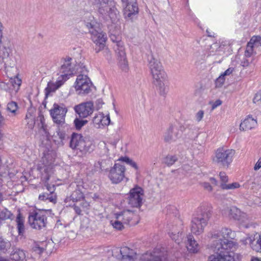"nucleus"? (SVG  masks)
I'll return each mask as SVG.
<instances>
[{"label": "nucleus", "instance_id": "nucleus-1", "mask_svg": "<svg viewBox=\"0 0 261 261\" xmlns=\"http://www.w3.org/2000/svg\"><path fill=\"white\" fill-rule=\"evenodd\" d=\"M235 237V232L226 227L211 231L210 247L215 254L210 255L208 261H234L233 251L238 247L233 240Z\"/></svg>", "mask_w": 261, "mask_h": 261}, {"label": "nucleus", "instance_id": "nucleus-2", "mask_svg": "<svg viewBox=\"0 0 261 261\" xmlns=\"http://www.w3.org/2000/svg\"><path fill=\"white\" fill-rule=\"evenodd\" d=\"M75 61L70 57H66L63 59V64L61 66L59 77L56 81H50L48 83L47 86L45 88L46 94L50 92H55L59 88L65 81H66L69 76L75 72V70H77L75 64Z\"/></svg>", "mask_w": 261, "mask_h": 261}, {"label": "nucleus", "instance_id": "nucleus-3", "mask_svg": "<svg viewBox=\"0 0 261 261\" xmlns=\"http://www.w3.org/2000/svg\"><path fill=\"white\" fill-rule=\"evenodd\" d=\"M148 65L153 83L161 94H165L168 89L166 86L167 74L160 60L153 55L148 57Z\"/></svg>", "mask_w": 261, "mask_h": 261}, {"label": "nucleus", "instance_id": "nucleus-4", "mask_svg": "<svg viewBox=\"0 0 261 261\" xmlns=\"http://www.w3.org/2000/svg\"><path fill=\"white\" fill-rule=\"evenodd\" d=\"M121 255V261H135L136 252L127 247L120 248ZM141 261H163V257L159 252H146L142 254L140 257Z\"/></svg>", "mask_w": 261, "mask_h": 261}, {"label": "nucleus", "instance_id": "nucleus-5", "mask_svg": "<svg viewBox=\"0 0 261 261\" xmlns=\"http://www.w3.org/2000/svg\"><path fill=\"white\" fill-rule=\"evenodd\" d=\"M235 151L225 147L218 148L215 152L213 157V163L224 167H228L232 162V158Z\"/></svg>", "mask_w": 261, "mask_h": 261}, {"label": "nucleus", "instance_id": "nucleus-6", "mask_svg": "<svg viewBox=\"0 0 261 261\" xmlns=\"http://www.w3.org/2000/svg\"><path fill=\"white\" fill-rule=\"evenodd\" d=\"M136 216L134 212L130 210H124L114 214V218L111 221L113 227L117 230H122L124 225H127Z\"/></svg>", "mask_w": 261, "mask_h": 261}, {"label": "nucleus", "instance_id": "nucleus-7", "mask_svg": "<svg viewBox=\"0 0 261 261\" xmlns=\"http://www.w3.org/2000/svg\"><path fill=\"white\" fill-rule=\"evenodd\" d=\"M212 216L210 211L205 212L197 217H194L191 221V231L196 234L199 235L202 233L204 227L206 225Z\"/></svg>", "mask_w": 261, "mask_h": 261}, {"label": "nucleus", "instance_id": "nucleus-8", "mask_svg": "<svg viewBox=\"0 0 261 261\" xmlns=\"http://www.w3.org/2000/svg\"><path fill=\"white\" fill-rule=\"evenodd\" d=\"M45 213V210H39L30 215L29 222L32 228L39 230L46 226L47 219Z\"/></svg>", "mask_w": 261, "mask_h": 261}, {"label": "nucleus", "instance_id": "nucleus-9", "mask_svg": "<svg viewBox=\"0 0 261 261\" xmlns=\"http://www.w3.org/2000/svg\"><path fill=\"white\" fill-rule=\"evenodd\" d=\"M125 166L120 163H115L109 170L108 177L112 184H118L125 178Z\"/></svg>", "mask_w": 261, "mask_h": 261}, {"label": "nucleus", "instance_id": "nucleus-10", "mask_svg": "<svg viewBox=\"0 0 261 261\" xmlns=\"http://www.w3.org/2000/svg\"><path fill=\"white\" fill-rule=\"evenodd\" d=\"M70 146L73 149L79 150L85 153L89 150L90 143L86 141L81 134L73 133L71 136Z\"/></svg>", "mask_w": 261, "mask_h": 261}, {"label": "nucleus", "instance_id": "nucleus-11", "mask_svg": "<svg viewBox=\"0 0 261 261\" xmlns=\"http://www.w3.org/2000/svg\"><path fill=\"white\" fill-rule=\"evenodd\" d=\"M92 83L87 75L84 74L77 76L75 82V89L79 94L88 93L91 90Z\"/></svg>", "mask_w": 261, "mask_h": 261}, {"label": "nucleus", "instance_id": "nucleus-12", "mask_svg": "<svg viewBox=\"0 0 261 261\" xmlns=\"http://www.w3.org/2000/svg\"><path fill=\"white\" fill-rule=\"evenodd\" d=\"M67 112V109L63 105H59L55 103L53 108L50 110V114L54 121L59 125L64 123L65 116Z\"/></svg>", "mask_w": 261, "mask_h": 261}, {"label": "nucleus", "instance_id": "nucleus-13", "mask_svg": "<svg viewBox=\"0 0 261 261\" xmlns=\"http://www.w3.org/2000/svg\"><path fill=\"white\" fill-rule=\"evenodd\" d=\"M91 34V39L96 45L95 51L96 53L100 51L105 46L107 37L106 35L100 31L90 30Z\"/></svg>", "mask_w": 261, "mask_h": 261}, {"label": "nucleus", "instance_id": "nucleus-14", "mask_svg": "<svg viewBox=\"0 0 261 261\" xmlns=\"http://www.w3.org/2000/svg\"><path fill=\"white\" fill-rule=\"evenodd\" d=\"M143 198V190L140 187L135 188L130 191L128 203L133 207H139L142 204Z\"/></svg>", "mask_w": 261, "mask_h": 261}, {"label": "nucleus", "instance_id": "nucleus-15", "mask_svg": "<svg viewBox=\"0 0 261 261\" xmlns=\"http://www.w3.org/2000/svg\"><path fill=\"white\" fill-rule=\"evenodd\" d=\"M98 11L102 15H108L113 21L118 19L119 17V11L113 2H110V5H105L99 7Z\"/></svg>", "mask_w": 261, "mask_h": 261}, {"label": "nucleus", "instance_id": "nucleus-16", "mask_svg": "<svg viewBox=\"0 0 261 261\" xmlns=\"http://www.w3.org/2000/svg\"><path fill=\"white\" fill-rule=\"evenodd\" d=\"M114 48L118 60L119 65L122 70H127L128 64L123 43H120L119 46H114Z\"/></svg>", "mask_w": 261, "mask_h": 261}, {"label": "nucleus", "instance_id": "nucleus-17", "mask_svg": "<svg viewBox=\"0 0 261 261\" xmlns=\"http://www.w3.org/2000/svg\"><path fill=\"white\" fill-rule=\"evenodd\" d=\"M74 109L80 117L86 118L93 112V104L91 101L83 102L75 106Z\"/></svg>", "mask_w": 261, "mask_h": 261}, {"label": "nucleus", "instance_id": "nucleus-18", "mask_svg": "<svg viewBox=\"0 0 261 261\" xmlns=\"http://www.w3.org/2000/svg\"><path fill=\"white\" fill-rule=\"evenodd\" d=\"M92 122L95 127L102 128L110 124V118L109 114L105 116L102 113L96 114L92 119Z\"/></svg>", "mask_w": 261, "mask_h": 261}, {"label": "nucleus", "instance_id": "nucleus-19", "mask_svg": "<svg viewBox=\"0 0 261 261\" xmlns=\"http://www.w3.org/2000/svg\"><path fill=\"white\" fill-rule=\"evenodd\" d=\"M181 136V132L178 127L171 126L168 129L164 136V140L166 142L171 143L175 141Z\"/></svg>", "mask_w": 261, "mask_h": 261}, {"label": "nucleus", "instance_id": "nucleus-20", "mask_svg": "<svg viewBox=\"0 0 261 261\" xmlns=\"http://www.w3.org/2000/svg\"><path fill=\"white\" fill-rule=\"evenodd\" d=\"M124 7V15L125 18L132 19L138 13L139 9L136 2L123 5Z\"/></svg>", "mask_w": 261, "mask_h": 261}, {"label": "nucleus", "instance_id": "nucleus-21", "mask_svg": "<svg viewBox=\"0 0 261 261\" xmlns=\"http://www.w3.org/2000/svg\"><path fill=\"white\" fill-rule=\"evenodd\" d=\"M256 125V120L249 115L241 122L239 129L241 131H247L253 128Z\"/></svg>", "mask_w": 261, "mask_h": 261}, {"label": "nucleus", "instance_id": "nucleus-22", "mask_svg": "<svg viewBox=\"0 0 261 261\" xmlns=\"http://www.w3.org/2000/svg\"><path fill=\"white\" fill-rule=\"evenodd\" d=\"M186 247L191 253H196L199 250V246L192 235L187 236Z\"/></svg>", "mask_w": 261, "mask_h": 261}, {"label": "nucleus", "instance_id": "nucleus-23", "mask_svg": "<svg viewBox=\"0 0 261 261\" xmlns=\"http://www.w3.org/2000/svg\"><path fill=\"white\" fill-rule=\"evenodd\" d=\"M261 40V37L259 36H253L250 41L248 43L245 52V56L246 57H251L253 53V46L258 43Z\"/></svg>", "mask_w": 261, "mask_h": 261}, {"label": "nucleus", "instance_id": "nucleus-24", "mask_svg": "<svg viewBox=\"0 0 261 261\" xmlns=\"http://www.w3.org/2000/svg\"><path fill=\"white\" fill-rule=\"evenodd\" d=\"M25 253L20 249H15L11 254V258L15 261H23L25 258Z\"/></svg>", "mask_w": 261, "mask_h": 261}, {"label": "nucleus", "instance_id": "nucleus-25", "mask_svg": "<svg viewBox=\"0 0 261 261\" xmlns=\"http://www.w3.org/2000/svg\"><path fill=\"white\" fill-rule=\"evenodd\" d=\"M84 198L83 193L79 189L74 191L69 197L65 199V202L72 201L73 202H77L83 199Z\"/></svg>", "mask_w": 261, "mask_h": 261}, {"label": "nucleus", "instance_id": "nucleus-26", "mask_svg": "<svg viewBox=\"0 0 261 261\" xmlns=\"http://www.w3.org/2000/svg\"><path fill=\"white\" fill-rule=\"evenodd\" d=\"M251 247L255 251L261 252V236H259L252 240L249 238Z\"/></svg>", "mask_w": 261, "mask_h": 261}, {"label": "nucleus", "instance_id": "nucleus-27", "mask_svg": "<svg viewBox=\"0 0 261 261\" xmlns=\"http://www.w3.org/2000/svg\"><path fill=\"white\" fill-rule=\"evenodd\" d=\"M207 49V56H214L217 53L221 55V45L218 43H214L210 46Z\"/></svg>", "mask_w": 261, "mask_h": 261}, {"label": "nucleus", "instance_id": "nucleus-28", "mask_svg": "<svg viewBox=\"0 0 261 261\" xmlns=\"http://www.w3.org/2000/svg\"><path fill=\"white\" fill-rule=\"evenodd\" d=\"M238 221L245 228H248L251 225V218L246 213H243Z\"/></svg>", "mask_w": 261, "mask_h": 261}, {"label": "nucleus", "instance_id": "nucleus-29", "mask_svg": "<svg viewBox=\"0 0 261 261\" xmlns=\"http://www.w3.org/2000/svg\"><path fill=\"white\" fill-rule=\"evenodd\" d=\"M16 221L17 223V227L18 229V233L19 234H21L23 233L24 230V218L22 217L20 213L17 215Z\"/></svg>", "mask_w": 261, "mask_h": 261}, {"label": "nucleus", "instance_id": "nucleus-30", "mask_svg": "<svg viewBox=\"0 0 261 261\" xmlns=\"http://www.w3.org/2000/svg\"><path fill=\"white\" fill-rule=\"evenodd\" d=\"M14 216L13 214L7 208L0 210V220H6L7 219L13 220Z\"/></svg>", "mask_w": 261, "mask_h": 261}, {"label": "nucleus", "instance_id": "nucleus-31", "mask_svg": "<svg viewBox=\"0 0 261 261\" xmlns=\"http://www.w3.org/2000/svg\"><path fill=\"white\" fill-rule=\"evenodd\" d=\"M242 213L243 212L234 206L230 207L229 210V216L235 220H238Z\"/></svg>", "mask_w": 261, "mask_h": 261}, {"label": "nucleus", "instance_id": "nucleus-32", "mask_svg": "<svg viewBox=\"0 0 261 261\" xmlns=\"http://www.w3.org/2000/svg\"><path fill=\"white\" fill-rule=\"evenodd\" d=\"M86 25L87 28L90 30H98L99 28V24L96 21L93 17H91L89 21L86 22Z\"/></svg>", "mask_w": 261, "mask_h": 261}, {"label": "nucleus", "instance_id": "nucleus-33", "mask_svg": "<svg viewBox=\"0 0 261 261\" xmlns=\"http://www.w3.org/2000/svg\"><path fill=\"white\" fill-rule=\"evenodd\" d=\"M9 81L14 89L17 91L22 83L21 80L18 77V75L14 77H11Z\"/></svg>", "mask_w": 261, "mask_h": 261}, {"label": "nucleus", "instance_id": "nucleus-34", "mask_svg": "<svg viewBox=\"0 0 261 261\" xmlns=\"http://www.w3.org/2000/svg\"><path fill=\"white\" fill-rule=\"evenodd\" d=\"M11 244L8 241L0 239V253H5L11 247Z\"/></svg>", "mask_w": 261, "mask_h": 261}, {"label": "nucleus", "instance_id": "nucleus-35", "mask_svg": "<svg viewBox=\"0 0 261 261\" xmlns=\"http://www.w3.org/2000/svg\"><path fill=\"white\" fill-rule=\"evenodd\" d=\"M170 237L175 242L179 244L182 240L183 234L182 232H179L177 231H174V232L170 233Z\"/></svg>", "mask_w": 261, "mask_h": 261}, {"label": "nucleus", "instance_id": "nucleus-36", "mask_svg": "<svg viewBox=\"0 0 261 261\" xmlns=\"http://www.w3.org/2000/svg\"><path fill=\"white\" fill-rule=\"evenodd\" d=\"M251 190L257 191L261 189V175L257 176L251 184Z\"/></svg>", "mask_w": 261, "mask_h": 261}, {"label": "nucleus", "instance_id": "nucleus-37", "mask_svg": "<svg viewBox=\"0 0 261 261\" xmlns=\"http://www.w3.org/2000/svg\"><path fill=\"white\" fill-rule=\"evenodd\" d=\"M18 109V105L16 102L11 101L7 105V110L11 113L13 116L16 115V112Z\"/></svg>", "mask_w": 261, "mask_h": 261}, {"label": "nucleus", "instance_id": "nucleus-38", "mask_svg": "<svg viewBox=\"0 0 261 261\" xmlns=\"http://www.w3.org/2000/svg\"><path fill=\"white\" fill-rule=\"evenodd\" d=\"M5 65V70L7 72L9 71L10 69H14L15 66V63L14 60L10 58H8L5 61H4Z\"/></svg>", "mask_w": 261, "mask_h": 261}, {"label": "nucleus", "instance_id": "nucleus-39", "mask_svg": "<svg viewBox=\"0 0 261 261\" xmlns=\"http://www.w3.org/2000/svg\"><path fill=\"white\" fill-rule=\"evenodd\" d=\"M220 187L223 190H232L239 188L240 185L238 182H233L231 184H221Z\"/></svg>", "mask_w": 261, "mask_h": 261}, {"label": "nucleus", "instance_id": "nucleus-40", "mask_svg": "<svg viewBox=\"0 0 261 261\" xmlns=\"http://www.w3.org/2000/svg\"><path fill=\"white\" fill-rule=\"evenodd\" d=\"M178 160L176 155H168L164 159V163L167 166L173 165Z\"/></svg>", "mask_w": 261, "mask_h": 261}, {"label": "nucleus", "instance_id": "nucleus-41", "mask_svg": "<svg viewBox=\"0 0 261 261\" xmlns=\"http://www.w3.org/2000/svg\"><path fill=\"white\" fill-rule=\"evenodd\" d=\"M9 57V53L5 47H0V62H4Z\"/></svg>", "mask_w": 261, "mask_h": 261}, {"label": "nucleus", "instance_id": "nucleus-42", "mask_svg": "<svg viewBox=\"0 0 261 261\" xmlns=\"http://www.w3.org/2000/svg\"><path fill=\"white\" fill-rule=\"evenodd\" d=\"M226 78L221 74L215 80V84L216 88H221L224 84Z\"/></svg>", "mask_w": 261, "mask_h": 261}, {"label": "nucleus", "instance_id": "nucleus-43", "mask_svg": "<svg viewBox=\"0 0 261 261\" xmlns=\"http://www.w3.org/2000/svg\"><path fill=\"white\" fill-rule=\"evenodd\" d=\"M88 122L87 120L76 118L74 123L76 129H80Z\"/></svg>", "mask_w": 261, "mask_h": 261}, {"label": "nucleus", "instance_id": "nucleus-44", "mask_svg": "<svg viewBox=\"0 0 261 261\" xmlns=\"http://www.w3.org/2000/svg\"><path fill=\"white\" fill-rule=\"evenodd\" d=\"M50 176L47 175L46 177H44L45 178V186L46 187V188L47 190L50 192L51 194L53 193L55 190V185H50L49 184L47 181L49 179Z\"/></svg>", "mask_w": 261, "mask_h": 261}, {"label": "nucleus", "instance_id": "nucleus-45", "mask_svg": "<svg viewBox=\"0 0 261 261\" xmlns=\"http://www.w3.org/2000/svg\"><path fill=\"white\" fill-rule=\"evenodd\" d=\"M110 39L114 43H116L115 46H119L120 43H123L121 41L119 36H116L114 34H111L110 35Z\"/></svg>", "mask_w": 261, "mask_h": 261}, {"label": "nucleus", "instance_id": "nucleus-46", "mask_svg": "<svg viewBox=\"0 0 261 261\" xmlns=\"http://www.w3.org/2000/svg\"><path fill=\"white\" fill-rule=\"evenodd\" d=\"M204 114V112L203 110H200L198 111L195 114V118L196 121L198 122H199L200 121H201L203 118Z\"/></svg>", "mask_w": 261, "mask_h": 261}, {"label": "nucleus", "instance_id": "nucleus-47", "mask_svg": "<svg viewBox=\"0 0 261 261\" xmlns=\"http://www.w3.org/2000/svg\"><path fill=\"white\" fill-rule=\"evenodd\" d=\"M234 71V69L233 67H229L224 72H222L221 74L225 78L227 76L231 75Z\"/></svg>", "mask_w": 261, "mask_h": 261}, {"label": "nucleus", "instance_id": "nucleus-48", "mask_svg": "<svg viewBox=\"0 0 261 261\" xmlns=\"http://www.w3.org/2000/svg\"><path fill=\"white\" fill-rule=\"evenodd\" d=\"M89 224V220L87 217H84L81 220V227L83 228H87Z\"/></svg>", "mask_w": 261, "mask_h": 261}, {"label": "nucleus", "instance_id": "nucleus-49", "mask_svg": "<svg viewBox=\"0 0 261 261\" xmlns=\"http://www.w3.org/2000/svg\"><path fill=\"white\" fill-rule=\"evenodd\" d=\"M219 176L222 181L221 184H226L228 181V177L226 176L225 173L220 172Z\"/></svg>", "mask_w": 261, "mask_h": 261}, {"label": "nucleus", "instance_id": "nucleus-50", "mask_svg": "<svg viewBox=\"0 0 261 261\" xmlns=\"http://www.w3.org/2000/svg\"><path fill=\"white\" fill-rule=\"evenodd\" d=\"M101 51H102L103 56H105L107 59L109 60L111 59L110 51L107 47H106V46H105V48H103V49H102Z\"/></svg>", "mask_w": 261, "mask_h": 261}, {"label": "nucleus", "instance_id": "nucleus-51", "mask_svg": "<svg viewBox=\"0 0 261 261\" xmlns=\"http://www.w3.org/2000/svg\"><path fill=\"white\" fill-rule=\"evenodd\" d=\"M202 186L204 190L207 191L209 192H211L213 191V187L208 182H203L202 184Z\"/></svg>", "mask_w": 261, "mask_h": 261}, {"label": "nucleus", "instance_id": "nucleus-52", "mask_svg": "<svg viewBox=\"0 0 261 261\" xmlns=\"http://www.w3.org/2000/svg\"><path fill=\"white\" fill-rule=\"evenodd\" d=\"M49 195V196H48V200L53 203H56L57 200V196L56 194L50 193Z\"/></svg>", "mask_w": 261, "mask_h": 261}, {"label": "nucleus", "instance_id": "nucleus-53", "mask_svg": "<svg viewBox=\"0 0 261 261\" xmlns=\"http://www.w3.org/2000/svg\"><path fill=\"white\" fill-rule=\"evenodd\" d=\"M212 110H213L216 109L217 107L220 106L222 104V101L220 99H218L212 103Z\"/></svg>", "mask_w": 261, "mask_h": 261}, {"label": "nucleus", "instance_id": "nucleus-54", "mask_svg": "<svg viewBox=\"0 0 261 261\" xmlns=\"http://www.w3.org/2000/svg\"><path fill=\"white\" fill-rule=\"evenodd\" d=\"M261 168V158H260L256 164H255L253 169L255 171H257Z\"/></svg>", "mask_w": 261, "mask_h": 261}, {"label": "nucleus", "instance_id": "nucleus-55", "mask_svg": "<svg viewBox=\"0 0 261 261\" xmlns=\"http://www.w3.org/2000/svg\"><path fill=\"white\" fill-rule=\"evenodd\" d=\"M49 194L47 193H43L39 196V199L40 200H48Z\"/></svg>", "mask_w": 261, "mask_h": 261}, {"label": "nucleus", "instance_id": "nucleus-56", "mask_svg": "<svg viewBox=\"0 0 261 261\" xmlns=\"http://www.w3.org/2000/svg\"><path fill=\"white\" fill-rule=\"evenodd\" d=\"M57 135L58 136V137L61 140H63L65 139V133L61 132L59 129L58 131H57Z\"/></svg>", "mask_w": 261, "mask_h": 261}, {"label": "nucleus", "instance_id": "nucleus-57", "mask_svg": "<svg viewBox=\"0 0 261 261\" xmlns=\"http://www.w3.org/2000/svg\"><path fill=\"white\" fill-rule=\"evenodd\" d=\"M81 205L84 211L87 210L88 208V207L89 206V204L88 202L86 201H83L81 204Z\"/></svg>", "mask_w": 261, "mask_h": 261}, {"label": "nucleus", "instance_id": "nucleus-58", "mask_svg": "<svg viewBox=\"0 0 261 261\" xmlns=\"http://www.w3.org/2000/svg\"><path fill=\"white\" fill-rule=\"evenodd\" d=\"M128 164L130 165L132 167L134 168L136 170L138 169V167L137 165V164L132 161V160H130V161L128 162Z\"/></svg>", "mask_w": 261, "mask_h": 261}, {"label": "nucleus", "instance_id": "nucleus-59", "mask_svg": "<svg viewBox=\"0 0 261 261\" xmlns=\"http://www.w3.org/2000/svg\"><path fill=\"white\" fill-rule=\"evenodd\" d=\"M99 2L101 3L100 7L102 6H105V5H110V2H112L110 0H98Z\"/></svg>", "mask_w": 261, "mask_h": 261}, {"label": "nucleus", "instance_id": "nucleus-60", "mask_svg": "<svg viewBox=\"0 0 261 261\" xmlns=\"http://www.w3.org/2000/svg\"><path fill=\"white\" fill-rule=\"evenodd\" d=\"M261 99V92L257 93L254 98V102L258 101Z\"/></svg>", "mask_w": 261, "mask_h": 261}, {"label": "nucleus", "instance_id": "nucleus-61", "mask_svg": "<svg viewBox=\"0 0 261 261\" xmlns=\"http://www.w3.org/2000/svg\"><path fill=\"white\" fill-rule=\"evenodd\" d=\"M241 64L243 67H248L249 65V62L248 60L245 59L242 61Z\"/></svg>", "mask_w": 261, "mask_h": 261}, {"label": "nucleus", "instance_id": "nucleus-62", "mask_svg": "<svg viewBox=\"0 0 261 261\" xmlns=\"http://www.w3.org/2000/svg\"><path fill=\"white\" fill-rule=\"evenodd\" d=\"M130 159L127 157H121L119 159V161H121L126 163L127 164L130 161Z\"/></svg>", "mask_w": 261, "mask_h": 261}, {"label": "nucleus", "instance_id": "nucleus-63", "mask_svg": "<svg viewBox=\"0 0 261 261\" xmlns=\"http://www.w3.org/2000/svg\"><path fill=\"white\" fill-rule=\"evenodd\" d=\"M74 210L75 212H76V213L78 215L81 214L82 210H81L80 207H79V206H77L76 205H74Z\"/></svg>", "mask_w": 261, "mask_h": 261}, {"label": "nucleus", "instance_id": "nucleus-64", "mask_svg": "<svg viewBox=\"0 0 261 261\" xmlns=\"http://www.w3.org/2000/svg\"><path fill=\"white\" fill-rule=\"evenodd\" d=\"M242 255L239 253H236L235 254L234 253V261L237 260H240L242 259Z\"/></svg>", "mask_w": 261, "mask_h": 261}]
</instances>
